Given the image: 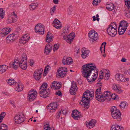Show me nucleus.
I'll return each mask as SVG.
<instances>
[{"label":"nucleus","instance_id":"1","mask_svg":"<svg viewBox=\"0 0 130 130\" xmlns=\"http://www.w3.org/2000/svg\"><path fill=\"white\" fill-rule=\"evenodd\" d=\"M82 75L89 82L94 81L98 76V71L93 63H89L82 66Z\"/></svg>","mask_w":130,"mask_h":130},{"label":"nucleus","instance_id":"2","mask_svg":"<svg viewBox=\"0 0 130 130\" xmlns=\"http://www.w3.org/2000/svg\"><path fill=\"white\" fill-rule=\"evenodd\" d=\"M95 98L98 101L103 102L104 101H109L111 99L113 100L117 99L119 97L115 93L111 95L109 91H106L102 93L101 87H99L95 91Z\"/></svg>","mask_w":130,"mask_h":130},{"label":"nucleus","instance_id":"3","mask_svg":"<svg viewBox=\"0 0 130 130\" xmlns=\"http://www.w3.org/2000/svg\"><path fill=\"white\" fill-rule=\"evenodd\" d=\"M94 95V92L93 91H90L87 90L84 92L83 95L81 102L84 103V107L88 108L89 105V101L90 98L92 99Z\"/></svg>","mask_w":130,"mask_h":130},{"label":"nucleus","instance_id":"4","mask_svg":"<svg viewBox=\"0 0 130 130\" xmlns=\"http://www.w3.org/2000/svg\"><path fill=\"white\" fill-rule=\"evenodd\" d=\"M47 83H44L41 86L39 92L41 97L45 98L48 97L50 93V91L48 88H47Z\"/></svg>","mask_w":130,"mask_h":130},{"label":"nucleus","instance_id":"5","mask_svg":"<svg viewBox=\"0 0 130 130\" xmlns=\"http://www.w3.org/2000/svg\"><path fill=\"white\" fill-rule=\"evenodd\" d=\"M27 56L25 54H23L21 57L19 58V66L23 70H25L27 68Z\"/></svg>","mask_w":130,"mask_h":130},{"label":"nucleus","instance_id":"6","mask_svg":"<svg viewBox=\"0 0 130 130\" xmlns=\"http://www.w3.org/2000/svg\"><path fill=\"white\" fill-rule=\"evenodd\" d=\"M111 111L112 116L114 119H117L118 121H120L121 119L120 111L116 107H112Z\"/></svg>","mask_w":130,"mask_h":130},{"label":"nucleus","instance_id":"7","mask_svg":"<svg viewBox=\"0 0 130 130\" xmlns=\"http://www.w3.org/2000/svg\"><path fill=\"white\" fill-rule=\"evenodd\" d=\"M88 36L89 40L91 43L96 42L98 38V34L94 30H92L89 32Z\"/></svg>","mask_w":130,"mask_h":130},{"label":"nucleus","instance_id":"8","mask_svg":"<svg viewBox=\"0 0 130 130\" xmlns=\"http://www.w3.org/2000/svg\"><path fill=\"white\" fill-rule=\"evenodd\" d=\"M14 119L16 123L20 124L24 122L25 120V117L24 114L20 113L15 115Z\"/></svg>","mask_w":130,"mask_h":130},{"label":"nucleus","instance_id":"9","mask_svg":"<svg viewBox=\"0 0 130 130\" xmlns=\"http://www.w3.org/2000/svg\"><path fill=\"white\" fill-rule=\"evenodd\" d=\"M37 92L34 90H32L28 92L27 99L28 100L30 101H34L36 98Z\"/></svg>","mask_w":130,"mask_h":130},{"label":"nucleus","instance_id":"10","mask_svg":"<svg viewBox=\"0 0 130 130\" xmlns=\"http://www.w3.org/2000/svg\"><path fill=\"white\" fill-rule=\"evenodd\" d=\"M44 26H42L41 24H38L35 26V31L36 32H38L40 34H43L44 33Z\"/></svg>","mask_w":130,"mask_h":130},{"label":"nucleus","instance_id":"11","mask_svg":"<svg viewBox=\"0 0 130 130\" xmlns=\"http://www.w3.org/2000/svg\"><path fill=\"white\" fill-rule=\"evenodd\" d=\"M71 115L74 120H77L83 117V115L81 113L78 112L77 110L73 111Z\"/></svg>","mask_w":130,"mask_h":130},{"label":"nucleus","instance_id":"12","mask_svg":"<svg viewBox=\"0 0 130 130\" xmlns=\"http://www.w3.org/2000/svg\"><path fill=\"white\" fill-rule=\"evenodd\" d=\"M57 71L58 75L61 77H63L65 76L67 71V68L61 67L59 68Z\"/></svg>","mask_w":130,"mask_h":130},{"label":"nucleus","instance_id":"13","mask_svg":"<svg viewBox=\"0 0 130 130\" xmlns=\"http://www.w3.org/2000/svg\"><path fill=\"white\" fill-rule=\"evenodd\" d=\"M117 29L113 27H108L107 32L108 35L112 37L114 36L117 34Z\"/></svg>","mask_w":130,"mask_h":130},{"label":"nucleus","instance_id":"14","mask_svg":"<svg viewBox=\"0 0 130 130\" xmlns=\"http://www.w3.org/2000/svg\"><path fill=\"white\" fill-rule=\"evenodd\" d=\"M57 104L56 102H53L50 103L46 106L47 109L50 110L51 112H54L57 108Z\"/></svg>","mask_w":130,"mask_h":130},{"label":"nucleus","instance_id":"15","mask_svg":"<svg viewBox=\"0 0 130 130\" xmlns=\"http://www.w3.org/2000/svg\"><path fill=\"white\" fill-rule=\"evenodd\" d=\"M115 78L118 81L124 82L126 81H128L129 79L128 78H125L122 75H120L119 74H116L115 76Z\"/></svg>","mask_w":130,"mask_h":130},{"label":"nucleus","instance_id":"16","mask_svg":"<svg viewBox=\"0 0 130 130\" xmlns=\"http://www.w3.org/2000/svg\"><path fill=\"white\" fill-rule=\"evenodd\" d=\"M96 122L95 120L92 119L90 121H87L85 123L87 127L89 128H91L95 126Z\"/></svg>","mask_w":130,"mask_h":130},{"label":"nucleus","instance_id":"17","mask_svg":"<svg viewBox=\"0 0 130 130\" xmlns=\"http://www.w3.org/2000/svg\"><path fill=\"white\" fill-rule=\"evenodd\" d=\"M77 90V88L76 83L73 82L72 83L71 88L70 90V94L72 95H75Z\"/></svg>","mask_w":130,"mask_h":130},{"label":"nucleus","instance_id":"18","mask_svg":"<svg viewBox=\"0 0 130 130\" xmlns=\"http://www.w3.org/2000/svg\"><path fill=\"white\" fill-rule=\"evenodd\" d=\"M52 89L56 90L60 89L61 87L60 84L58 82L53 81L50 85Z\"/></svg>","mask_w":130,"mask_h":130},{"label":"nucleus","instance_id":"19","mask_svg":"<svg viewBox=\"0 0 130 130\" xmlns=\"http://www.w3.org/2000/svg\"><path fill=\"white\" fill-rule=\"evenodd\" d=\"M52 24L53 25L56 29H60L62 27L61 23L60 21L57 19H55L54 20Z\"/></svg>","mask_w":130,"mask_h":130},{"label":"nucleus","instance_id":"20","mask_svg":"<svg viewBox=\"0 0 130 130\" xmlns=\"http://www.w3.org/2000/svg\"><path fill=\"white\" fill-rule=\"evenodd\" d=\"M82 57L83 58H85L88 56L90 51L87 49L85 47L83 48L82 49Z\"/></svg>","mask_w":130,"mask_h":130},{"label":"nucleus","instance_id":"21","mask_svg":"<svg viewBox=\"0 0 130 130\" xmlns=\"http://www.w3.org/2000/svg\"><path fill=\"white\" fill-rule=\"evenodd\" d=\"M52 46L51 44H47L45 47L44 53L46 54H48L52 50Z\"/></svg>","mask_w":130,"mask_h":130},{"label":"nucleus","instance_id":"22","mask_svg":"<svg viewBox=\"0 0 130 130\" xmlns=\"http://www.w3.org/2000/svg\"><path fill=\"white\" fill-rule=\"evenodd\" d=\"M62 62L64 65H68L71 64L73 62V60L70 57H68L66 59L63 58L62 60Z\"/></svg>","mask_w":130,"mask_h":130},{"label":"nucleus","instance_id":"23","mask_svg":"<svg viewBox=\"0 0 130 130\" xmlns=\"http://www.w3.org/2000/svg\"><path fill=\"white\" fill-rule=\"evenodd\" d=\"M29 38V36L28 35H24L21 38V39L20 40V42L21 43L24 44L28 41Z\"/></svg>","mask_w":130,"mask_h":130},{"label":"nucleus","instance_id":"24","mask_svg":"<svg viewBox=\"0 0 130 130\" xmlns=\"http://www.w3.org/2000/svg\"><path fill=\"white\" fill-rule=\"evenodd\" d=\"M75 37V34L74 33L70 34L68 36V37H66L67 38V42L69 44H71L73 41Z\"/></svg>","mask_w":130,"mask_h":130},{"label":"nucleus","instance_id":"25","mask_svg":"<svg viewBox=\"0 0 130 130\" xmlns=\"http://www.w3.org/2000/svg\"><path fill=\"white\" fill-rule=\"evenodd\" d=\"M53 35L50 32H48L46 36V41L49 43L53 41Z\"/></svg>","mask_w":130,"mask_h":130},{"label":"nucleus","instance_id":"26","mask_svg":"<svg viewBox=\"0 0 130 130\" xmlns=\"http://www.w3.org/2000/svg\"><path fill=\"white\" fill-rule=\"evenodd\" d=\"M17 86L15 88V90L18 92H21L23 90V86L21 83L20 81H18L17 83Z\"/></svg>","mask_w":130,"mask_h":130},{"label":"nucleus","instance_id":"27","mask_svg":"<svg viewBox=\"0 0 130 130\" xmlns=\"http://www.w3.org/2000/svg\"><path fill=\"white\" fill-rule=\"evenodd\" d=\"M11 31V29L9 28H4L2 29L1 33L3 35V36H5L9 34Z\"/></svg>","mask_w":130,"mask_h":130},{"label":"nucleus","instance_id":"28","mask_svg":"<svg viewBox=\"0 0 130 130\" xmlns=\"http://www.w3.org/2000/svg\"><path fill=\"white\" fill-rule=\"evenodd\" d=\"M0 68V74H2L5 73L8 69V67L7 66L4 64L1 65Z\"/></svg>","mask_w":130,"mask_h":130},{"label":"nucleus","instance_id":"29","mask_svg":"<svg viewBox=\"0 0 130 130\" xmlns=\"http://www.w3.org/2000/svg\"><path fill=\"white\" fill-rule=\"evenodd\" d=\"M111 130H123V128L118 125H113L111 126Z\"/></svg>","mask_w":130,"mask_h":130},{"label":"nucleus","instance_id":"30","mask_svg":"<svg viewBox=\"0 0 130 130\" xmlns=\"http://www.w3.org/2000/svg\"><path fill=\"white\" fill-rule=\"evenodd\" d=\"M15 37L14 34H11L9 36L6 38V40L8 43L11 42L13 41H14V37Z\"/></svg>","mask_w":130,"mask_h":130},{"label":"nucleus","instance_id":"31","mask_svg":"<svg viewBox=\"0 0 130 130\" xmlns=\"http://www.w3.org/2000/svg\"><path fill=\"white\" fill-rule=\"evenodd\" d=\"M106 8L109 11H111L114 8V4L112 3H110L106 4Z\"/></svg>","mask_w":130,"mask_h":130},{"label":"nucleus","instance_id":"32","mask_svg":"<svg viewBox=\"0 0 130 130\" xmlns=\"http://www.w3.org/2000/svg\"><path fill=\"white\" fill-rule=\"evenodd\" d=\"M18 59L16 60L13 62L12 64L13 67L14 69H16L18 66H19V58H18Z\"/></svg>","mask_w":130,"mask_h":130},{"label":"nucleus","instance_id":"33","mask_svg":"<svg viewBox=\"0 0 130 130\" xmlns=\"http://www.w3.org/2000/svg\"><path fill=\"white\" fill-rule=\"evenodd\" d=\"M128 23L125 21H122L121 22L119 25V27H122L126 28L127 29V27Z\"/></svg>","mask_w":130,"mask_h":130},{"label":"nucleus","instance_id":"34","mask_svg":"<svg viewBox=\"0 0 130 130\" xmlns=\"http://www.w3.org/2000/svg\"><path fill=\"white\" fill-rule=\"evenodd\" d=\"M126 28L122 27H118V33L119 35H122L124 34L125 32Z\"/></svg>","mask_w":130,"mask_h":130},{"label":"nucleus","instance_id":"35","mask_svg":"<svg viewBox=\"0 0 130 130\" xmlns=\"http://www.w3.org/2000/svg\"><path fill=\"white\" fill-rule=\"evenodd\" d=\"M69 27L68 26L64 27L62 35H67L69 31Z\"/></svg>","mask_w":130,"mask_h":130},{"label":"nucleus","instance_id":"36","mask_svg":"<svg viewBox=\"0 0 130 130\" xmlns=\"http://www.w3.org/2000/svg\"><path fill=\"white\" fill-rule=\"evenodd\" d=\"M15 20L14 19L12 18L10 15L9 16V17L7 20V22L8 24L11 23H13L15 21Z\"/></svg>","mask_w":130,"mask_h":130},{"label":"nucleus","instance_id":"37","mask_svg":"<svg viewBox=\"0 0 130 130\" xmlns=\"http://www.w3.org/2000/svg\"><path fill=\"white\" fill-rule=\"evenodd\" d=\"M7 82L10 85H15L17 84V82L14 79L11 80L9 79L7 81Z\"/></svg>","mask_w":130,"mask_h":130},{"label":"nucleus","instance_id":"38","mask_svg":"<svg viewBox=\"0 0 130 130\" xmlns=\"http://www.w3.org/2000/svg\"><path fill=\"white\" fill-rule=\"evenodd\" d=\"M5 15V12L4 11L2 8H1L0 10V20L4 18Z\"/></svg>","mask_w":130,"mask_h":130},{"label":"nucleus","instance_id":"39","mask_svg":"<svg viewBox=\"0 0 130 130\" xmlns=\"http://www.w3.org/2000/svg\"><path fill=\"white\" fill-rule=\"evenodd\" d=\"M0 129L4 130H7L8 126L5 124H2L0 126Z\"/></svg>","mask_w":130,"mask_h":130},{"label":"nucleus","instance_id":"40","mask_svg":"<svg viewBox=\"0 0 130 130\" xmlns=\"http://www.w3.org/2000/svg\"><path fill=\"white\" fill-rule=\"evenodd\" d=\"M43 71V70L41 68L40 69H38L36 70V71H35L34 73H36V74H38L41 75Z\"/></svg>","mask_w":130,"mask_h":130},{"label":"nucleus","instance_id":"41","mask_svg":"<svg viewBox=\"0 0 130 130\" xmlns=\"http://www.w3.org/2000/svg\"><path fill=\"white\" fill-rule=\"evenodd\" d=\"M106 44V42H104L102 43V44L101 46V47H100V49L101 50V51L102 53V52H103L102 51V48L103 49L104 52H105V45Z\"/></svg>","mask_w":130,"mask_h":130},{"label":"nucleus","instance_id":"42","mask_svg":"<svg viewBox=\"0 0 130 130\" xmlns=\"http://www.w3.org/2000/svg\"><path fill=\"white\" fill-rule=\"evenodd\" d=\"M108 27H112L117 29V26L116 24L114 22L111 23Z\"/></svg>","mask_w":130,"mask_h":130},{"label":"nucleus","instance_id":"43","mask_svg":"<svg viewBox=\"0 0 130 130\" xmlns=\"http://www.w3.org/2000/svg\"><path fill=\"white\" fill-rule=\"evenodd\" d=\"M115 91L118 94H120L123 92V91L121 89L120 86H119Z\"/></svg>","mask_w":130,"mask_h":130},{"label":"nucleus","instance_id":"44","mask_svg":"<svg viewBox=\"0 0 130 130\" xmlns=\"http://www.w3.org/2000/svg\"><path fill=\"white\" fill-rule=\"evenodd\" d=\"M125 5L127 7L128 9H130V0H125Z\"/></svg>","mask_w":130,"mask_h":130},{"label":"nucleus","instance_id":"45","mask_svg":"<svg viewBox=\"0 0 130 130\" xmlns=\"http://www.w3.org/2000/svg\"><path fill=\"white\" fill-rule=\"evenodd\" d=\"M34 76L35 78L37 80H39L41 77V75L38 74H37L34 73Z\"/></svg>","mask_w":130,"mask_h":130},{"label":"nucleus","instance_id":"46","mask_svg":"<svg viewBox=\"0 0 130 130\" xmlns=\"http://www.w3.org/2000/svg\"><path fill=\"white\" fill-rule=\"evenodd\" d=\"M37 4L36 3H32L31 4L30 9L34 10L37 7Z\"/></svg>","mask_w":130,"mask_h":130},{"label":"nucleus","instance_id":"47","mask_svg":"<svg viewBox=\"0 0 130 130\" xmlns=\"http://www.w3.org/2000/svg\"><path fill=\"white\" fill-rule=\"evenodd\" d=\"M126 103L124 102H121L119 105V107L122 109H124Z\"/></svg>","mask_w":130,"mask_h":130},{"label":"nucleus","instance_id":"48","mask_svg":"<svg viewBox=\"0 0 130 130\" xmlns=\"http://www.w3.org/2000/svg\"><path fill=\"white\" fill-rule=\"evenodd\" d=\"M6 115V114L5 112H2L0 115V120L2 121Z\"/></svg>","mask_w":130,"mask_h":130},{"label":"nucleus","instance_id":"49","mask_svg":"<svg viewBox=\"0 0 130 130\" xmlns=\"http://www.w3.org/2000/svg\"><path fill=\"white\" fill-rule=\"evenodd\" d=\"M101 0H94L93 2V5L96 6L99 3Z\"/></svg>","mask_w":130,"mask_h":130},{"label":"nucleus","instance_id":"50","mask_svg":"<svg viewBox=\"0 0 130 130\" xmlns=\"http://www.w3.org/2000/svg\"><path fill=\"white\" fill-rule=\"evenodd\" d=\"M110 76V74L108 72L106 73L105 76L104 77V78L105 80H108Z\"/></svg>","mask_w":130,"mask_h":130},{"label":"nucleus","instance_id":"51","mask_svg":"<svg viewBox=\"0 0 130 130\" xmlns=\"http://www.w3.org/2000/svg\"><path fill=\"white\" fill-rule=\"evenodd\" d=\"M56 10V7L54 6L53 7L51 8L50 9V13L52 15H53L54 13V12Z\"/></svg>","mask_w":130,"mask_h":130},{"label":"nucleus","instance_id":"52","mask_svg":"<svg viewBox=\"0 0 130 130\" xmlns=\"http://www.w3.org/2000/svg\"><path fill=\"white\" fill-rule=\"evenodd\" d=\"M74 52L76 54H77L80 52L79 48V47L76 46L75 47Z\"/></svg>","mask_w":130,"mask_h":130},{"label":"nucleus","instance_id":"53","mask_svg":"<svg viewBox=\"0 0 130 130\" xmlns=\"http://www.w3.org/2000/svg\"><path fill=\"white\" fill-rule=\"evenodd\" d=\"M59 46V44H54V46L53 51H56L58 49Z\"/></svg>","mask_w":130,"mask_h":130},{"label":"nucleus","instance_id":"54","mask_svg":"<svg viewBox=\"0 0 130 130\" xmlns=\"http://www.w3.org/2000/svg\"><path fill=\"white\" fill-rule=\"evenodd\" d=\"M44 129L45 130H50V128L48 124H46L44 126Z\"/></svg>","mask_w":130,"mask_h":130},{"label":"nucleus","instance_id":"55","mask_svg":"<svg viewBox=\"0 0 130 130\" xmlns=\"http://www.w3.org/2000/svg\"><path fill=\"white\" fill-rule=\"evenodd\" d=\"M125 15L128 18H130V10L129 9L127 10L125 12Z\"/></svg>","mask_w":130,"mask_h":130},{"label":"nucleus","instance_id":"56","mask_svg":"<svg viewBox=\"0 0 130 130\" xmlns=\"http://www.w3.org/2000/svg\"><path fill=\"white\" fill-rule=\"evenodd\" d=\"M9 15L14 19L15 18H16L17 17L16 14L14 12H12L11 14Z\"/></svg>","mask_w":130,"mask_h":130},{"label":"nucleus","instance_id":"57","mask_svg":"<svg viewBox=\"0 0 130 130\" xmlns=\"http://www.w3.org/2000/svg\"><path fill=\"white\" fill-rule=\"evenodd\" d=\"M118 86H117L116 84H112V89L115 91Z\"/></svg>","mask_w":130,"mask_h":130},{"label":"nucleus","instance_id":"58","mask_svg":"<svg viewBox=\"0 0 130 130\" xmlns=\"http://www.w3.org/2000/svg\"><path fill=\"white\" fill-rule=\"evenodd\" d=\"M72 11V7L71 6H70L68 8V11L69 13H70Z\"/></svg>","mask_w":130,"mask_h":130},{"label":"nucleus","instance_id":"59","mask_svg":"<svg viewBox=\"0 0 130 130\" xmlns=\"http://www.w3.org/2000/svg\"><path fill=\"white\" fill-rule=\"evenodd\" d=\"M56 94L60 96H61L62 95L60 91H58V92H57L56 93Z\"/></svg>","mask_w":130,"mask_h":130},{"label":"nucleus","instance_id":"60","mask_svg":"<svg viewBox=\"0 0 130 130\" xmlns=\"http://www.w3.org/2000/svg\"><path fill=\"white\" fill-rule=\"evenodd\" d=\"M92 18H93V21H95L96 20L98 22L99 21V18H98L96 19L95 17L94 16H93Z\"/></svg>","mask_w":130,"mask_h":130},{"label":"nucleus","instance_id":"61","mask_svg":"<svg viewBox=\"0 0 130 130\" xmlns=\"http://www.w3.org/2000/svg\"><path fill=\"white\" fill-rule=\"evenodd\" d=\"M62 36H63V40H66L67 41V38L66 37H68V36H66V35H62Z\"/></svg>","mask_w":130,"mask_h":130},{"label":"nucleus","instance_id":"62","mask_svg":"<svg viewBox=\"0 0 130 130\" xmlns=\"http://www.w3.org/2000/svg\"><path fill=\"white\" fill-rule=\"evenodd\" d=\"M61 111H60L59 112V113L58 114L57 116L56 117L58 119L59 118L60 116L61 115Z\"/></svg>","mask_w":130,"mask_h":130},{"label":"nucleus","instance_id":"63","mask_svg":"<svg viewBox=\"0 0 130 130\" xmlns=\"http://www.w3.org/2000/svg\"><path fill=\"white\" fill-rule=\"evenodd\" d=\"M34 63L33 61L32 60H30V65L31 66L33 65Z\"/></svg>","mask_w":130,"mask_h":130},{"label":"nucleus","instance_id":"64","mask_svg":"<svg viewBox=\"0 0 130 130\" xmlns=\"http://www.w3.org/2000/svg\"><path fill=\"white\" fill-rule=\"evenodd\" d=\"M59 0H53V2L56 4H57L58 3Z\"/></svg>","mask_w":130,"mask_h":130}]
</instances>
